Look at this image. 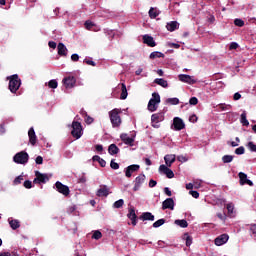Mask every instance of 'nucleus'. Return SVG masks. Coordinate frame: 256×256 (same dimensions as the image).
I'll list each match as a JSON object with an SVG mask.
<instances>
[{
    "label": "nucleus",
    "instance_id": "obj_13",
    "mask_svg": "<svg viewBox=\"0 0 256 256\" xmlns=\"http://www.w3.org/2000/svg\"><path fill=\"white\" fill-rule=\"evenodd\" d=\"M159 172L166 175L168 179H173V177H175L173 170L169 169V167L165 166L164 164L160 165Z\"/></svg>",
    "mask_w": 256,
    "mask_h": 256
},
{
    "label": "nucleus",
    "instance_id": "obj_11",
    "mask_svg": "<svg viewBox=\"0 0 256 256\" xmlns=\"http://www.w3.org/2000/svg\"><path fill=\"white\" fill-rule=\"evenodd\" d=\"M173 127L174 131H183V129L185 128V122H183V119L175 117L173 119Z\"/></svg>",
    "mask_w": 256,
    "mask_h": 256
},
{
    "label": "nucleus",
    "instance_id": "obj_53",
    "mask_svg": "<svg viewBox=\"0 0 256 256\" xmlns=\"http://www.w3.org/2000/svg\"><path fill=\"white\" fill-rule=\"evenodd\" d=\"M189 194L192 195L194 199H199V192L191 190Z\"/></svg>",
    "mask_w": 256,
    "mask_h": 256
},
{
    "label": "nucleus",
    "instance_id": "obj_35",
    "mask_svg": "<svg viewBox=\"0 0 256 256\" xmlns=\"http://www.w3.org/2000/svg\"><path fill=\"white\" fill-rule=\"evenodd\" d=\"M125 205V201L123 199H119L118 201L114 202L113 207L114 209H121Z\"/></svg>",
    "mask_w": 256,
    "mask_h": 256
},
{
    "label": "nucleus",
    "instance_id": "obj_4",
    "mask_svg": "<svg viewBox=\"0 0 256 256\" xmlns=\"http://www.w3.org/2000/svg\"><path fill=\"white\" fill-rule=\"evenodd\" d=\"M13 161L18 165H25L29 163V154L25 151L18 152L14 155Z\"/></svg>",
    "mask_w": 256,
    "mask_h": 256
},
{
    "label": "nucleus",
    "instance_id": "obj_20",
    "mask_svg": "<svg viewBox=\"0 0 256 256\" xmlns=\"http://www.w3.org/2000/svg\"><path fill=\"white\" fill-rule=\"evenodd\" d=\"M167 31H170V33H173V31H177L179 29V22L177 21H170L166 24Z\"/></svg>",
    "mask_w": 256,
    "mask_h": 256
},
{
    "label": "nucleus",
    "instance_id": "obj_7",
    "mask_svg": "<svg viewBox=\"0 0 256 256\" xmlns=\"http://www.w3.org/2000/svg\"><path fill=\"white\" fill-rule=\"evenodd\" d=\"M36 179H34L33 183L41 185V183H47L49 181V175L43 174L39 171L35 172Z\"/></svg>",
    "mask_w": 256,
    "mask_h": 256
},
{
    "label": "nucleus",
    "instance_id": "obj_41",
    "mask_svg": "<svg viewBox=\"0 0 256 256\" xmlns=\"http://www.w3.org/2000/svg\"><path fill=\"white\" fill-rule=\"evenodd\" d=\"M84 25L88 31H93V27H95V24L89 20L86 21Z\"/></svg>",
    "mask_w": 256,
    "mask_h": 256
},
{
    "label": "nucleus",
    "instance_id": "obj_61",
    "mask_svg": "<svg viewBox=\"0 0 256 256\" xmlns=\"http://www.w3.org/2000/svg\"><path fill=\"white\" fill-rule=\"evenodd\" d=\"M100 167H105V165H107V162L105 160H103V158H100L98 161Z\"/></svg>",
    "mask_w": 256,
    "mask_h": 256
},
{
    "label": "nucleus",
    "instance_id": "obj_23",
    "mask_svg": "<svg viewBox=\"0 0 256 256\" xmlns=\"http://www.w3.org/2000/svg\"><path fill=\"white\" fill-rule=\"evenodd\" d=\"M28 137L31 145H35V143H37V135L35 134V129H33V127L29 129Z\"/></svg>",
    "mask_w": 256,
    "mask_h": 256
},
{
    "label": "nucleus",
    "instance_id": "obj_36",
    "mask_svg": "<svg viewBox=\"0 0 256 256\" xmlns=\"http://www.w3.org/2000/svg\"><path fill=\"white\" fill-rule=\"evenodd\" d=\"M48 87L50 89H57V87H59V83L57 82V80L53 79V80H50L48 82Z\"/></svg>",
    "mask_w": 256,
    "mask_h": 256
},
{
    "label": "nucleus",
    "instance_id": "obj_21",
    "mask_svg": "<svg viewBox=\"0 0 256 256\" xmlns=\"http://www.w3.org/2000/svg\"><path fill=\"white\" fill-rule=\"evenodd\" d=\"M143 43L148 45V47H155V45H157L153 39V36H149L147 34L143 36Z\"/></svg>",
    "mask_w": 256,
    "mask_h": 256
},
{
    "label": "nucleus",
    "instance_id": "obj_47",
    "mask_svg": "<svg viewBox=\"0 0 256 256\" xmlns=\"http://www.w3.org/2000/svg\"><path fill=\"white\" fill-rule=\"evenodd\" d=\"M234 25H236V27H243V25H245V22L239 18H236L234 20Z\"/></svg>",
    "mask_w": 256,
    "mask_h": 256
},
{
    "label": "nucleus",
    "instance_id": "obj_46",
    "mask_svg": "<svg viewBox=\"0 0 256 256\" xmlns=\"http://www.w3.org/2000/svg\"><path fill=\"white\" fill-rule=\"evenodd\" d=\"M219 109H221V111H229V109H231V105L230 104H219Z\"/></svg>",
    "mask_w": 256,
    "mask_h": 256
},
{
    "label": "nucleus",
    "instance_id": "obj_48",
    "mask_svg": "<svg viewBox=\"0 0 256 256\" xmlns=\"http://www.w3.org/2000/svg\"><path fill=\"white\" fill-rule=\"evenodd\" d=\"M110 167L111 169L117 170L119 169V163L115 162V160H111Z\"/></svg>",
    "mask_w": 256,
    "mask_h": 256
},
{
    "label": "nucleus",
    "instance_id": "obj_57",
    "mask_svg": "<svg viewBox=\"0 0 256 256\" xmlns=\"http://www.w3.org/2000/svg\"><path fill=\"white\" fill-rule=\"evenodd\" d=\"M156 186H157V181L151 179V180L149 181V187H150V188H153V187H156Z\"/></svg>",
    "mask_w": 256,
    "mask_h": 256
},
{
    "label": "nucleus",
    "instance_id": "obj_49",
    "mask_svg": "<svg viewBox=\"0 0 256 256\" xmlns=\"http://www.w3.org/2000/svg\"><path fill=\"white\" fill-rule=\"evenodd\" d=\"M21 181H23V176H18L14 179V185H21Z\"/></svg>",
    "mask_w": 256,
    "mask_h": 256
},
{
    "label": "nucleus",
    "instance_id": "obj_10",
    "mask_svg": "<svg viewBox=\"0 0 256 256\" xmlns=\"http://www.w3.org/2000/svg\"><path fill=\"white\" fill-rule=\"evenodd\" d=\"M55 185H56V189H57L58 193H61L65 197H67V195H69V193H70L69 186L64 185L63 183H61L59 181H57L55 183Z\"/></svg>",
    "mask_w": 256,
    "mask_h": 256
},
{
    "label": "nucleus",
    "instance_id": "obj_31",
    "mask_svg": "<svg viewBox=\"0 0 256 256\" xmlns=\"http://www.w3.org/2000/svg\"><path fill=\"white\" fill-rule=\"evenodd\" d=\"M127 95H128V93H127V86L125 85V83H122L121 84V95H120V98L125 100V99H127Z\"/></svg>",
    "mask_w": 256,
    "mask_h": 256
},
{
    "label": "nucleus",
    "instance_id": "obj_52",
    "mask_svg": "<svg viewBox=\"0 0 256 256\" xmlns=\"http://www.w3.org/2000/svg\"><path fill=\"white\" fill-rule=\"evenodd\" d=\"M197 115L193 114L189 117V122L190 123H197Z\"/></svg>",
    "mask_w": 256,
    "mask_h": 256
},
{
    "label": "nucleus",
    "instance_id": "obj_44",
    "mask_svg": "<svg viewBox=\"0 0 256 256\" xmlns=\"http://www.w3.org/2000/svg\"><path fill=\"white\" fill-rule=\"evenodd\" d=\"M247 147L252 153H256V145L253 142H248Z\"/></svg>",
    "mask_w": 256,
    "mask_h": 256
},
{
    "label": "nucleus",
    "instance_id": "obj_45",
    "mask_svg": "<svg viewBox=\"0 0 256 256\" xmlns=\"http://www.w3.org/2000/svg\"><path fill=\"white\" fill-rule=\"evenodd\" d=\"M235 154L236 155H244L245 154V147L240 146L235 149Z\"/></svg>",
    "mask_w": 256,
    "mask_h": 256
},
{
    "label": "nucleus",
    "instance_id": "obj_3",
    "mask_svg": "<svg viewBox=\"0 0 256 256\" xmlns=\"http://www.w3.org/2000/svg\"><path fill=\"white\" fill-rule=\"evenodd\" d=\"M159 103H161V96L159 93L154 92L152 94V98L148 102V111L151 113L155 112V110L159 107Z\"/></svg>",
    "mask_w": 256,
    "mask_h": 256
},
{
    "label": "nucleus",
    "instance_id": "obj_39",
    "mask_svg": "<svg viewBox=\"0 0 256 256\" xmlns=\"http://www.w3.org/2000/svg\"><path fill=\"white\" fill-rule=\"evenodd\" d=\"M9 224H10L11 229H14V230L19 229V227H20V224L17 220H11L9 222Z\"/></svg>",
    "mask_w": 256,
    "mask_h": 256
},
{
    "label": "nucleus",
    "instance_id": "obj_59",
    "mask_svg": "<svg viewBox=\"0 0 256 256\" xmlns=\"http://www.w3.org/2000/svg\"><path fill=\"white\" fill-rule=\"evenodd\" d=\"M234 101H239L241 99V94L239 92H236L233 96Z\"/></svg>",
    "mask_w": 256,
    "mask_h": 256
},
{
    "label": "nucleus",
    "instance_id": "obj_15",
    "mask_svg": "<svg viewBox=\"0 0 256 256\" xmlns=\"http://www.w3.org/2000/svg\"><path fill=\"white\" fill-rule=\"evenodd\" d=\"M111 193V189L107 185H100V188L97 190V197H107Z\"/></svg>",
    "mask_w": 256,
    "mask_h": 256
},
{
    "label": "nucleus",
    "instance_id": "obj_37",
    "mask_svg": "<svg viewBox=\"0 0 256 256\" xmlns=\"http://www.w3.org/2000/svg\"><path fill=\"white\" fill-rule=\"evenodd\" d=\"M184 239L186 241V247H191V245L193 244V238H191L189 234H185Z\"/></svg>",
    "mask_w": 256,
    "mask_h": 256
},
{
    "label": "nucleus",
    "instance_id": "obj_5",
    "mask_svg": "<svg viewBox=\"0 0 256 256\" xmlns=\"http://www.w3.org/2000/svg\"><path fill=\"white\" fill-rule=\"evenodd\" d=\"M71 135H72L75 139H81V137H82V135H83V128H82V126H81V123H79V122H73V123H72Z\"/></svg>",
    "mask_w": 256,
    "mask_h": 256
},
{
    "label": "nucleus",
    "instance_id": "obj_63",
    "mask_svg": "<svg viewBox=\"0 0 256 256\" xmlns=\"http://www.w3.org/2000/svg\"><path fill=\"white\" fill-rule=\"evenodd\" d=\"M71 60L72 61H79V54H72L71 55Z\"/></svg>",
    "mask_w": 256,
    "mask_h": 256
},
{
    "label": "nucleus",
    "instance_id": "obj_16",
    "mask_svg": "<svg viewBox=\"0 0 256 256\" xmlns=\"http://www.w3.org/2000/svg\"><path fill=\"white\" fill-rule=\"evenodd\" d=\"M120 139L125 145H129L130 147H133V143H135V136L130 137L129 134H121Z\"/></svg>",
    "mask_w": 256,
    "mask_h": 256
},
{
    "label": "nucleus",
    "instance_id": "obj_2",
    "mask_svg": "<svg viewBox=\"0 0 256 256\" xmlns=\"http://www.w3.org/2000/svg\"><path fill=\"white\" fill-rule=\"evenodd\" d=\"M9 79V90L11 93H17L19 91V87H21V79H19V76L17 74H14Z\"/></svg>",
    "mask_w": 256,
    "mask_h": 256
},
{
    "label": "nucleus",
    "instance_id": "obj_60",
    "mask_svg": "<svg viewBox=\"0 0 256 256\" xmlns=\"http://www.w3.org/2000/svg\"><path fill=\"white\" fill-rule=\"evenodd\" d=\"M48 45H49L50 49H56V48H57V43H55V42H53V41H50V42L48 43Z\"/></svg>",
    "mask_w": 256,
    "mask_h": 256
},
{
    "label": "nucleus",
    "instance_id": "obj_18",
    "mask_svg": "<svg viewBox=\"0 0 256 256\" xmlns=\"http://www.w3.org/2000/svg\"><path fill=\"white\" fill-rule=\"evenodd\" d=\"M227 241H229V235L222 234L214 240V243H215V245H217V247H221V245H225V243H227Z\"/></svg>",
    "mask_w": 256,
    "mask_h": 256
},
{
    "label": "nucleus",
    "instance_id": "obj_12",
    "mask_svg": "<svg viewBox=\"0 0 256 256\" xmlns=\"http://www.w3.org/2000/svg\"><path fill=\"white\" fill-rule=\"evenodd\" d=\"M166 209H170V211L175 209V201L173 198H167L162 202V210L165 211Z\"/></svg>",
    "mask_w": 256,
    "mask_h": 256
},
{
    "label": "nucleus",
    "instance_id": "obj_64",
    "mask_svg": "<svg viewBox=\"0 0 256 256\" xmlns=\"http://www.w3.org/2000/svg\"><path fill=\"white\" fill-rule=\"evenodd\" d=\"M239 47V44H237V42H232L230 44V49H237Z\"/></svg>",
    "mask_w": 256,
    "mask_h": 256
},
{
    "label": "nucleus",
    "instance_id": "obj_42",
    "mask_svg": "<svg viewBox=\"0 0 256 256\" xmlns=\"http://www.w3.org/2000/svg\"><path fill=\"white\" fill-rule=\"evenodd\" d=\"M223 163H231L233 161V156L231 155H224L222 157Z\"/></svg>",
    "mask_w": 256,
    "mask_h": 256
},
{
    "label": "nucleus",
    "instance_id": "obj_62",
    "mask_svg": "<svg viewBox=\"0 0 256 256\" xmlns=\"http://www.w3.org/2000/svg\"><path fill=\"white\" fill-rule=\"evenodd\" d=\"M250 231H251V233H252L253 235H255V237H256V225H255V224H254V225H251Z\"/></svg>",
    "mask_w": 256,
    "mask_h": 256
},
{
    "label": "nucleus",
    "instance_id": "obj_55",
    "mask_svg": "<svg viewBox=\"0 0 256 256\" xmlns=\"http://www.w3.org/2000/svg\"><path fill=\"white\" fill-rule=\"evenodd\" d=\"M178 161H180L181 163H186L187 158L183 155H180L177 157Z\"/></svg>",
    "mask_w": 256,
    "mask_h": 256
},
{
    "label": "nucleus",
    "instance_id": "obj_17",
    "mask_svg": "<svg viewBox=\"0 0 256 256\" xmlns=\"http://www.w3.org/2000/svg\"><path fill=\"white\" fill-rule=\"evenodd\" d=\"M75 83H77V80L73 76L63 79V84L65 85L66 89H72V87H75Z\"/></svg>",
    "mask_w": 256,
    "mask_h": 256
},
{
    "label": "nucleus",
    "instance_id": "obj_25",
    "mask_svg": "<svg viewBox=\"0 0 256 256\" xmlns=\"http://www.w3.org/2000/svg\"><path fill=\"white\" fill-rule=\"evenodd\" d=\"M148 15H149L150 19H157V17H159V15H161V11H159V9H157V8L151 7L148 12Z\"/></svg>",
    "mask_w": 256,
    "mask_h": 256
},
{
    "label": "nucleus",
    "instance_id": "obj_8",
    "mask_svg": "<svg viewBox=\"0 0 256 256\" xmlns=\"http://www.w3.org/2000/svg\"><path fill=\"white\" fill-rule=\"evenodd\" d=\"M165 119V115L163 113H156L151 116L152 127L156 129L159 127L157 123H161Z\"/></svg>",
    "mask_w": 256,
    "mask_h": 256
},
{
    "label": "nucleus",
    "instance_id": "obj_56",
    "mask_svg": "<svg viewBox=\"0 0 256 256\" xmlns=\"http://www.w3.org/2000/svg\"><path fill=\"white\" fill-rule=\"evenodd\" d=\"M164 193L165 195H167L168 197H171L173 194L171 193V190L168 187L164 188Z\"/></svg>",
    "mask_w": 256,
    "mask_h": 256
},
{
    "label": "nucleus",
    "instance_id": "obj_38",
    "mask_svg": "<svg viewBox=\"0 0 256 256\" xmlns=\"http://www.w3.org/2000/svg\"><path fill=\"white\" fill-rule=\"evenodd\" d=\"M166 103H169V105H179V98H168Z\"/></svg>",
    "mask_w": 256,
    "mask_h": 256
},
{
    "label": "nucleus",
    "instance_id": "obj_33",
    "mask_svg": "<svg viewBox=\"0 0 256 256\" xmlns=\"http://www.w3.org/2000/svg\"><path fill=\"white\" fill-rule=\"evenodd\" d=\"M165 57V54L161 53V52H152L150 54V59H161Z\"/></svg>",
    "mask_w": 256,
    "mask_h": 256
},
{
    "label": "nucleus",
    "instance_id": "obj_32",
    "mask_svg": "<svg viewBox=\"0 0 256 256\" xmlns=\"http://www.w3.org/2000/svg\"><path fill=\"white\" fill-rule=\"evenodd\" d=\"M175 225H178L179 227H182V229H185L189 227V223H187V220L182 219V220H175Z\"/></svg>",
    "mask_w": 256,
    "mask_h": 256
},
{
    "label": "nucleus",
    "instance_id": "obj_54",
    "mask_svg": "<svg viewBox=\"0 0 256 256\" xmlns=\"http://www.w3.org/2000/svg\"><path fill=\"white\" fill-rule=\"evenodd\" d=\"M35 163H36V165H43V158L41 156H38L35 159Z\"/></svg>",
    "mask_w": 256,
    "mask_h": 256
},
{
    "label": "nucleus",
    "instance_id": "obj_43",
    "mask_svg": "<svg viewBox=\"0 0 256 256\" xmlns=\"http://www.w3.org/2000/svg\"><path fill=\"white\" fill-rule=\"evenodd\" d=\"M102 237H103V234L99 230H96L92 235V239H96V240L101 239Z\"/></svg>",
    "mask_w": 256,
    "mask_h": 256
},
{
    "label": "nucleus",
    "instance_id": "obj_1",
    "mask_svg": "<svg viewBox=\"0 0 256 256\" xmlns=\"http://www.w3.org/2000/svg\"><path fill=\"white\" fill-rule=\"evenodd\" d=\"M121 110L115 108L109 112V118L112 123V127H121V116L119 115Z\"/></svg>",
    "mask_w": 256,
    "mask_h": 256
},
{
    "label": "nucleus",
    "instance_id": "obj_30",
    "mask_svg": "<svg viewBox=\"0 0 256 256\" xmlns=\"http://www.w3.org/2000/svg\"><path fill=\"white\" fill-rule=\"evenodd\" d=\"M141 217L143 221H155V216L151 212H145Z\"/></svg>",
    "mask_w": 256,
    "mask_h": 256
},
{
    "label": "nucleus",
    "instance_id": "obj_26",
    "mask_svg": "<svg viewBox=\"0 0 256 256\" xmlns=\"http://www.w3.org/2000/svg\"><path fill=\"white\" fill-rule=\"evenodd\" d=\"M58 55H61L62 57L67 56V47L63 43H59L57 46Z\"/></svg>",
    "mask_w": 256,
    "mask_h": 256
},
{
    "label": "nucleus",
    "instance_id": "obj_58",
    "mask_svg": "<svg viewBox=\"0 0 256 256\" xmlns=\"http://www.w3.org/2000/svg\"><path fill=\"white\" fill-rule=\"evenodd\" d=\"M95 149H96V151H98V153H101V152H103V145L97 144V145L95 146Z\"/></svg>",
    "mask_w": 256,
    "mask_h": 256
},
{
    "label": "nucleus",
    "instance_id": "obj_14",
    "mask_svg": "<svg viewBox=\"0 0 256 256\" xmlns=\"http://www.w3.org/2000/svg\"><path fill=\"white\" fill-rule=\"evenodd\" d=\"M238 177L240 179V185H249V187H253V181L247 178V174H245L244 172H240L238 173Z\"/></svg>",
    "mask_w": 256,
    "mask_h": 256
},
{
    "label": "nucleus",
    "instance_id": "obj_34",
    "mask_svg": "<svg viewBox=\"0 0 256 256\" xmlns=\"http://www.w3.org/2000/svg\"><path fill=\"white\" fill-rule=\"evenodd\" d=\"M226 209H227L229 215H233V213L235 211V204H233V202L228 203L226 205Z\"/></svg>",
    "mask_w": 256,
    "mask_h": 256
},
{
    "label": "nucleus",
    "instance_id": "obj_50",
    "mask_svg": "<svg viewBox=\"0 0 256 256\" xmlns=\"http://www.w3.org/2000/svg\"><path fill=\"white\" fill-rule=\"evenodd\" d=\"M24 187H25V189H31V187H33V182L26 180L24 182Z\"/></svg>",
    "mask_w": 256,
    "mask_h": 256
},
{
    "label": "nucleus",
    "instance_id": "obj_22",
    "mask_svg": "<svg viewBox=\"0 0 256 256\" xmlns=\"http://www.w3.org/2000/svg\"><path fill=\"white\" fill-rule=\"evenodd\" d=\"M127 217L132 221V225L135 227V225H137V214H135V208L129 209Z\"/></svg>",
    "mask_w": 256,
    "mask_h": 256
},
{
    "label": "nucleus",
    "instance_id": "obj_40",
    "mask_svg": "<svg viewBox=\"0 0 256 256\" xmlns=\"http://www.w3.org/2000/svg\"><path fill=\"white\" fill-rule=\"evenodd\" d=\"M161 225H165V219H159L153 223V227L155 229H157L158 227H161Z\"/></svg>",
    "mask_w": 256,
    "mask_h": 256
},
{
    "label": "nucleus",
    "instance_id": "obj_9",
    "mask_svg": "<svg viewBox=\"0 0 256 256\" xmlns=\"http://www.w3.org/2000/svg\"><path fill=\"white\" fill-rule=\"evenodd\" d=\"M179 81L182 83H188V85H195L197 83V80L193 78V76L187 75V74H180L178 76Z\"/></svg>",
    "mask_w": 256,
    "mask_h": 256
},
{
    "label": "nucleus",
    "instance_id": "obj_24",
    "mask_svg": "<svg viewBox=\"0 0 256 256\" xmlns=\"http://www.w3.org/2000/svg\"><path fill=\"white\" fill-rule=\"evenodd\" d=\"M175 159H176V156L175 154H168L164 157V161L167 165V167H171V165H173V163H175Z\"/></svg>",
    "mask_w": 256,
    "mask_h": 256
},
{
    "label": "nucleus",
    "instance_id": "obj_29",
    "mask_svg": "<svg viewBox=\"0 0 256 256\" xmlns=\"http://www.w3.org/2000/svg\"><path fill=\"white\" fill-rule=\"evenodd\" d=\"M108 153L109 155H117V153H119V147H117L116 144H111L108 147Z\"/></svg>",
    "mask_w": 256,
    "mask_h": 256
},
{
    "label": "nucleus",
    "instance_id": "obj_28",
    "mask_svg": "<svg viewBox=\"0 0 256 256\" xmlns=\"http://www.w3.org/2000/svg\"><path fill=\"white\" fill-rule=\"evenodd\" d=\"M240 123L244 127H249V120H247V112L243 111V113L241 114Z\"/></svg>",
    "mask_w": 256,
    "mask_h": 256
},
{
    "label": "nucleus",
    "instance_id": "obj_51",
    "mask_svg": "<svg viewBox=\"0 0 256 256\" xmlns=\"http://www.w3.org/2000/svg\"><path fill=\"white\" fill-rule=\"evenodd\" d=\"M189 103L191 105H197V103H199V99H197V97H192L190 98Z\"/></svg>",
    "mask_w": 256,
    "mask_h": 256
},
{
    "label": "nucleus",
    "instance_id": "obj_27",
    "mask_svg": "<svg viewBox=\"0 0 256 256\" xmlns=\"http://www.w3.org/2000/svg\"><path fill=\"white\" fill-rule=\"evenodd\" d=\"M154 83H156V85H160V87H163L164 89H167L169 87V83L163 78H156L154 80Z\"/></svg>",
    "mask_w": 256,
    "mask_h": 256
},
{
    "label": "nucleus",
    "instance_id": "obj_6",
    "mask_svg": "<svg viewBox=\"0 0 256 256\" xmlns=\"http://www.w3.org/2000/svg\"><path fill=\"white\" fill-rule=\"evenodd\" d=\"M140 168L141 166H139L138 164H132L126 167L124 170L125 177H127L128 179L131 178L133 176V173H137V171H139Z\"/></svg>",
    "mask_w": 256,
    "mask_h": 256
},
{
    "label": "nucleus",
    "instance_id": "obj_19",
    "mask_svg": "<svg viewBox=\"0 0 256 256\" xmlns=\"http://www.w3.org/2000/svg\"><path fill=\"white\" fill-rule=\"evenodd\" d=\"M142 183H145V174H140L138 177L135 178V185L133 188L134 191H139Z\"/></svg>",
    "mask_w": 256,
    "mask_h": 256
}]
</instances>
